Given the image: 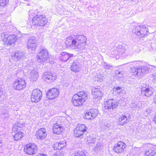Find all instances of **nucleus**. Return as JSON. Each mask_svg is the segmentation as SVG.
Masks as SVG:
<instances>
[{"label": "nucleus", "mask_w": 156, "mask_h": 156, "mask_svg": "<svg viewBox=\"0 0 156 156\" xmlns=\"http://www.w3.org/2000/svg\"><path fill=\"white\" fill-rule=\"evenodd\" d=\"M87 40L86 37L83 35H70L67 37L65 43L67 47L75 49H83Z\"/></svg>", "instance_id": "obj_1"}, {"label": "nucleus", "mask_w": 156, "mask_h": 156, "mask_svg": "<svg viewBox=\"0 0 156 156\" xmlns=\"http://www.w3.org/2000/svg\"><path fill=\"white\" fill-rule=\"evenodd\" d=\"M87 93L84 91L79 92L73 96L72 102L76 106H81L87 98Z\"/></svg>", "instance_id": "obj_2"}, {"label": "nucleus", "mask_w": 156, "mask_h": 156, "mask_svg": "<svg viewBox=\"0 0 156 156\" xmlns=\"http://www.w3.org/2000/svg\"><path fill=\"white\" fill-rule=\"evenodd\" d=\"M152 67L151 66L147 64L137 68H131L130 69V72L135 76H139L151 72Z\"/></svg>", "instance_id": "obj_3"}, {"label": "nucleus", "mask_w": 156, "mask_h": 156, "mask_svg": "<svg viewBox=\"0 0 156 156\" xmlns=\"http://www.w3.org/2000/svg\"><path fill=\"white\" fill-rule=\"evenodd\" d=\"M126 50L123 46L118 45L112 48L109 52V56L112 57H115L117 59L124 53Z\"/></svg>", "instance_id": "obj_4"}, {"label": "nucleus", "mask_w": 156, "mask_h": 156, "mask_svg": "<svg viewBox=\"0 0 156 156\" xmlns=\"http://www.w3.org/2000/svg\"><path fill=\"white\" fill-rule=\"evenodd\" d=\"M133 33L140 37H145L147 34V29L145 25H140L135 27L132 30Z\"/></svg>", "instance_id": "obj_5"}, {"label": "nucleus", "mask_w": 156, "mask_h": 156, "mask_svg": "<svg viewBox=\"0 0 156 156\" xmlns=\"http://www.w3.org/2000/svg\"><path fill=\"white\" fill-rule=\"evenodd\" d=\"M1 37L3 38V41L5 42V44L11 45L16 41L18 37L21 38L22 36L20 34H18V36H16L15 35H10L8 36L6 34H2Z\"/></svg>", "instance_id": "obj_6"}, {"label": "nucleus", "mask_w": 156, "mask_h": 156, "mask_svg": "<svg viewBox=\"0 0 156 156\" xmlns=\"http://www.w3.org/2000/svg\"><path fill=\"white\" fill-rule=\"evenodd\" d=\"M47 22V20L43 15H36L32 19V24L37 26L43 27Z\"/></svg>", "instance_id": "obj_7"}, {"label": "nucleus", "mask_w": 156, "mask_h": 156, "mask_svg": "<svg viewBox=\"0 0 156 156\" xmlns=\"http://www.w3.org/2000/svg\"><path fill=\"white\" fill-rule=\"evenodd\" d=\"M48 58V53L46 49H42L37 54V60L39 62H46Z\"/></svg>", "instance_id": "obj_8"}, {"label": "nucleus", "mask_w": 156, "mask_h": 156, "mask_svg": "<svg viewBox=\"0 0 156 156\" xmlns=\"http://www.w3.org/2000/svg\"><path fill=\"white\" fill-rule=\"evenodd\" d=\"M26 85V83L24 79L19 78L14 82L12 87L15 90H21L24 89Z\"/></svg>", "instance_id": "obj_9"}, {"label": "nucleus", "mask_w": 156, "mask_h": 156, "mask_svg": "<svg viewBox=\"0 0 156 156\" xmlns=\"http://www.w3.org/2000/svg\"><path fill=\"white\" fill-rule=\"evenodd\" d=\"M37 146L34 144H29L25 147L24 151L27 154L33 155L37 152Z\"/></svg>", "instance_id": "obj_10"}, {"label": "nucleus", "mask_w": 156, "mask_h": 156, "mask_svg": "<svg viewBox=\"0 0 156 156\" xmlns=\"http://www.w3.org/2000/svg\"><path fill=\"white\" fill-rule=\"evenodd\" d=\"M42 93L39 90L36 89L32 91L31 94V100L32 102L37 103L41 99Z\"/></svg>", "instance_id": "obj_11"}, {"label": "nucleus", "mask_w": 156, "mask_h": 156, "mask_svg": "<svg viewBox=\"0 0 156 156\" xmlns=\"http://www.w3.org/2000/svg\"><path fill=\"white\" fill-rule=\"evenodd\" d=\"M141 92L143 95L147 97L150 96L154 92V89L149 87L146 84H143L141 86Z\"/></svg>", "instance_id": "obj_12"}, {"label": "nucleus", "mask_w": 156, "mask_h": 156, "mask_svg": "<svg viewBox=\"0 0 156 156\" xmlns=\"http://www.w3.org/2000/svg\"><path fill=\"white\" fill-rule=\"evenodd\" d=\"M119 104L118 101L115 99H110L105 103V107L106 109H113L116 108Z\"/></svg>", "instance_id": "obj_13"}, {"label": "nucleus", "mask_w": 156, "mask_h": 156, "mask_svg": "<svg viewBox=\"0 0 156 156\" xmlns=\"http://www.w3.org/2000/svg\"><path fill=\"white\" fill-rule=\"evenodd\" d=\"M126 144L121 141L118 142L115 144L113 147V150L118 153H121L125 152Z\"/></svg>", "instance_id": "obj_14"}, {"label": "nucleus", "mask_w": 156, "mask_h": 156, "mask_svg": "<svg viewBox=\"0 0 156 156\" xmlns=\"http://www.w3.org/2000/svg\"><path fill=\"white\" fill-rule=\"evenodd\" d=\"M86 130V128L85 125L79 124L74 130V135L76 137H80L83 134L84 132Z\"/></svg>", "instance_id": "obj_15"}, {"label": "nucleus", "mask_w": 156, "mask_h": 156, "mask_svg": "<svg viewBox=\"0 0 156 156\" xmlns=\"http://www.w3.org/2000/svg\"><path fill=\"white\" fill-rule=\"evenodd\" d=\"M42 79L47 82L51 83L54 82L56 79V77L50 72H47L43 73Z\"/></svg>", "instance_id": "obj_16"}, {"label": "nucleus", "mask_w": 156, "mask_h": 156, "mask_svg": "<svg viewBox=\"0 0 156 156\" xmlns=\"http://www.w3.org/2000/svg\"><path fill=\"white\" fill-rule=\"evenodd\" d=\"M59 92L58 89L52 88L47 91V97L49 100L53 99L58 96Z\"/></svg>", "instance_id": "obj_17"}, {"label": "nucleus", "mask_w": 156, "mask_h": 156, "mask_svg": "<svg viewBox=\"0 0 156 156\" xmlns=\"http://www.w3.org/2000/svg\"><path fill=\"white\" fill-rule=\"evenodd\" d=\"M145 154L147 156H156V146L151 144L148 145Z\"/></svg>", "instance_id": "obj_18"}, {"label": "nucleus", "mask_w": 156, "mask_h": 156, "mask_svg": "<svg viewBox=\"0 0 156 156\" xmlns=\"http://www.w3.org/2000/svg\"><path fill=\"white\" fill-rule=\"evenodd\" d=\"M37 44L35 37H30L27 41V48L29 49L34 50L37 47Z\"/></svg>", "instance_id": "obj_19"}, {"label": "nucleus", "mask_w": 156, "mask_h": 156, "mask_svg": "<svg viewBox=\"0 0 156 156\" xmlns=\"http://www.w3.org/2000/svg\"><path fill=\"white\" fill-rule=\"evenodd\" d=\"M47 135L46 129L44 128H41L36 132V136L38 140H43Z\"/></svg>", "instance_id": "obj_20"}, {"label": "nucleus", "mask_w": 156, "mask_h": 156, "mask_svg": "<svg viewBox=\"0 0 156 156\" xmlns=\"http://www.w3.org/2000/svg\"><path fill=\"white\" fill-rule=\"evenodd\" d=\"M98 112L97 109L91 110L86 112L84 118L88 119H93L98 115Z\"/></svg>", "instance_id": "obj_21"}, {"label": "nucleus", "mask_w": 156, "mask_h": 156, "mask_svg": "<svg viewBox=\"0 0 156 156\" xmlns=\"http://www.w3.org/2000/svg\"><path fill=\"white\" fill-rule=\"evenodd\" d=\"M73 57L72 54H69L66 52H61L58 56V58L62 62H67L70 58Z\"/></svg>", "instance_id": "obj_22"}, {"label": "nucleus", "mask_w": 156, "mask_h": 156, "mask_svg": "<svg viewBox=\"0 0 156 156\" xmlns=\"http://www.w3.org/2000/svg\"><path fill=\"white\" fill-rule=\"evenodd\" d=\"M11 57L12 58H16L19 60H23L27 58L26 54L20 51H18L12 54Z\"/></svg>", "instance_id": "obj_23"}, {"label": "nucleus", "mask_w": 156, "mask_h": 156, "mask_svg": "<svg viewBox=\"0 0 156 156\" xmlns=\"http://www.w3.org/2000/svg\"><path fill=\"white\" fill-rule=\"evenodd\" d=\"M28 72L30 74V78L31 80L36 81L38 76V73L35 69H33L32 67L28 69Z\"/></svg>", "instance_id": "obj_24"}, {"label": "nucleus", "mask_w": 156, "mask_h": 156, "mask_svg": "<svg viewBox=\"0 0 156 156\" xmlns=\"http://www.w3.org/2000/svg\"><path fill=\"white\" fill-rule=\"evenodd\" d=\"M92 94L94 98H99L102 96L101 91L98 88H93L92 90Z\"/></svg>", "instance_id": "obj_25"}, {"label": "nucleus", "mask_w": 156, "mask_h": 156, "mask_svg": "<svg viewBox=\"0 0 156 156\" xmlns=\"http://www.w3.org/2000/svg\"><path fill=\"white\" fill-rule=\"evenodd\" d=\"M130 105L132 108L140 109L142 107V102L141 101H136V99L134 98L132 101Z\"/></svg>", "instance_id": "obj_26"}, {"label": "nucleus", "mask_w": 156, "mask_h": 156, "mask_svg": "<svg viewBox=\"0 0 156 156\" xmlns=\"http://www.w3.org/2000/svg\"><path fill=\"white\" fill-rule=\"evenodd\" d=\"M70 68L72 71L75 72H79L80 69L79 62L77 61L74 62Z\"/></svg>", "instance_id": "obj_27"}, {"label": "nucleus", "mask_w": 156, "mask_h": 156, "mask_svg": "<svg viewBox=\"0 0 156 156\" xmlns=\"http://www.w3.org/2000/svg\"><path fill=\"white\" fill-rule=\"evenodd\" d=\"M53 130L54 133L59 134L62 131L63 129L61 126L58 125L57 123H55L53 126Z\"/></svg>", "instance_id": "obj_28"}, {"label": "nucleus", "mask_w": 156, "mask_h": 156, "mask_svg": "<svg viewBox=\"0 0 156 156\" xmlns=\"http://www.w3.org/2000/svg\"><path fill=\"white\" fill-rule=\"evenodd\" d=\"M128 122L127 116L125 115H122L119 119L118 123L119 125H123Z\"/></svg>", "instance_id": "obj_29"}, {"label": "nucleus", "mask_w": 156, "mask_h": 156, "mask_svg": "<svg viewBox=\"0 0 156 156\" xmlns=\"http://www.w3.org/2000/svg\"><path fill=\"white\" fill-rule=\"evenodd\" d=\"M23 126V123H21L20 122H18L15 123L13 126L12 129L15 132L16 131H20L21 130V128Z\"/></svg>", "instance_id": "obj_30"}, {"label": "nucleus", "mask_w": 156, "mask_h": 156, "mask_svg": "<svg viewBox=\"0 0 156 156\" xmlns=\"http://www.w3.org/2000/svg\"><path fill=\"white\" fill-rule=\"evenodd\" d=\"M15 132H18L16 133L14 136V139L15 140H18L21 139L23 137L24 135V133L22 132H20L19 131H16Z\"/></svg>", "instance_id": "obj_31"}, {"label": "nucleus", "mask_w": 156, "mask_h": 156, "mask_svg": "<svg viewBox=\"0 0 156 156\" xmlns=\"http://www.w3.org/2000/svg\"><path fill=\"white\" fill-rule=\"evenodd\" d=\"M104 77L101 74H98L95 76L94 80L98 83H101L103 81Z\"/></svg>", "instance_id": "obj_32"}, {"label": "nucleus", "mask_w": 156, "mask_h": 156, "mask_svg": "<svg viewBox=\"0 0 156 156\" xmlns=\"http://www.w3.org/2000/svg\"><path fill=\"white\" fill-rule=\"evenodd\" d=\"M96 138L92 136H88L87 137V143L90 145L91 143L94 144L96 142Z\"/></svg>", "instance_id": "obj_33"}, {"label": "nucleus", "mask_w": 156, "mask_h": 156, "mask_svg": "<svg viewBox=\"0 0 156 156\" xmlns=\"http://www.w3.org/2000/svg\"><path fill=\"white\" fill-rule=\"evenodd\" d=\"M115 76L119 80H120L123 76V72L121 70H117L115 72Z\"/></svg>", "instance_id": "obj_34"}, {"label": "nucleus", "mask_w": 156, "mask_h": 156, "mask_svg": "<svg viewBox=\"0 0 156 156\" xmlns=\"http://www.w3.org/2000/svg\"><path fill=\"white\" fill-rule=\"evenodd\" d=\"M66 143L65 141H61L58 143L57 142L55 145L57 147L58 149H61L66 145Z\"/></svg>", "instance_id": "obj_35"}, {"label": "nucleus", "mask_w": 156, "mask_h": 156, "mask_svg": "<svg viewBox=\"0 0 156 156\" xmlns=\"http://www.w3.org/2000/svg\"><path fill=\"white\" fill-rule=\"evenodd\" d=\"M103 147L102 143H98L96 145L95 147L94 148V150L96 152H98L99 151L100 149Z\"/></svg>", "instance_id": "obj_36"}, {"label": "nucleus", "mask_w": 156, "mask_h": 156, "mask_svg": "<svg viewBox=\"0 0 156 156\" xmlns=\"http://www.w3.org/2000/svg\"><path fill=\"white\" fill-rule=\"evenodd\" d=\"M103 66L105 69L112 70L113 69V66L108 63L104 62Z\"/></svg>", "instance_id": "obj_37"}, {"label": "nucleus", "mask_w": 156, "mask_h": 156, "mask_svg": "<svg viewBox=\"0 0 156 156\" xmlns=\"http://www.w3.org/2000/svg\"><path fill=\"white\" fill-rule=\"evenodd\" d=\"M72 156H85V155L83 152L76 151L73 154Z\"/></svg>", "instance_id": "obj_38"}, {"label": "nucleus", "mask_w": 156, "mask_h": 156, "mask_svg": "<svg viewBox=\"0 0 156 156\" xmlns=\"http://www.w3.org/2000/svg\"><path fill=\"white\" fill-rule=\"evenodd\" d=\"M8 2V0H0V6L4 7Z\"/></svg>", "instance_id": "obj_39"}, {"label": "nucleus", "mask_w": 156, "mask_h": 156, "mask_svg": "<svg viewBox=\"0 0 156 156\" xmlns=\"http://www.w3.org/2000/svg\"><path fill=\"white\" fill-rule=\"evenodd\" d=\"M121 90V88L119 87H114L113 89L114 91L117 92L118 94H119Z\"/></svg>", "instance_id": "obj_40"}, {"label": "nucleus", "mask_w": 156, "mask_h": 156, "mask_svg": "<svg viewBox=\"0 0 156 156\" xmlns=\"http://www.w3.org/2000/svg\"><path fill=\"white\" fill-rule=\"evenodd\" d=\"M141 62L140 61H134L133 62H130L127 63V64H129V65H133V66H135L136 64H140V63Z\"/></svg>", "instance_id": "obj_41"}, {"label": "nucleus", "mask_w": 156, "mask_h": 156, "mask_svg": "<svg viewBox=\"0 0 156 156\" xmlns=\"http://www.w3.org/2000/svg\"><path fill=\"white\" fill-rule=\"evenodd\" d=\"M52 156H63V154L60 152H57Z\"/></svg>", "instance_id": "obj_42"}, {"label": "nucleus", "mask_w": 156, "mask_h": 156, "mask_svg": "<svg viewBox=\"0 0 156 156\" xmlns=\"http://www.w3.org/2000/svg\"><path fill=\"white\" fill-rule=\"evenodd\" d=\"M28 15H29V16L30 17L31 16H34V11L33 10H31L29 11L28 12Z\"/></svg>", "instance_id": "obj_43"}, {"label": "nucleus", "mask_w": 156, "mask_h": 156, "mask_svg": "<svg viewBox=\"0 0 156 156\" xmlns=\"http://www.w3.org/2000/svg\"><path fill=\"white\" fill-rule=\"evenodd\" d=\"M152 112V110L151 109H147L146 111L144 112V114L145 115H147L148 114Z\"/></svg>", "instance_id": "obj_44"}, {"label": "nucleus", "mask_w": 156, "mask_h": 156, "mask_svg": "<svg viewBox=\"0 0 156 156\" xmlns=\"http://www.w3.org/2000/svg\"><path fill=\"white\" fill-rule=\"evenodd\" d=\"M152 76H153V79L154 80H156V73H154L152 75Z\"/></svg>", "instance_id": "obj_45"}, {"label": "nucleus", "mask_w": 156, "mask_h": 156, "mask_svg": "<svg viewBox=\"0 0 156 156\" xmlns=\"http://www.w3.org/2000/svg\"><path fill=\"white\" fill-rule=\"evenodd\" d=\"M153 101L154 103L156 104V94L154 97L153 98Z\"/></svg>", "instance_id": "obj_46"}, {"label": "nucleus", "mask_w": 156, "mask_h": 156, "mask_svg": "<svg viewBox=\"0 0 156 156\" xmlns=\"http://www.w3.org/2000/svg\"><path fill=\"white\" fill-rule=\"evenodd\" d=\"M5 117V118H8L9 117V114L7 113H4Z\"/></svg>", "instance_id": "obj_47"}, {"label": "nucleus", "mask_w": 156, "mask_h": 156, "mask_svg": "<svg viewBox=\"0 0 156 156\" xmlns=\"http://www.w3.org/2000/svg\"><path fill=\"white\" fill-rule=\"evenodd\" d=\"M3 92L1 88L0 87V97L3 94Z\"/></svg>", "instance_id": "obj_48"}, {"label": "nucleus", "mask_w": 156, "mask_h": 156, "mask_svg": "<svg viewBox=\"0 0 156 156\" xmlns=\"http://www.w3.org/2000/svg\"><path fill=\"white\" fill-rule=\"evenodd\" d=\"M153 121L156 124V115L154 117V118L153 119Z\"/></svg>", "instance_id": "obj_49"}, {"label": "nucleus", "mask_w": 156, "mask_h": 156, "mask_svg": "<svg viewBox=\"0 0 156 156\" xmlns=\"http://www.w3.org/2000/svg\"><path fill=\"white\" fill-rule=\"evenodd\" d=\"M140 50V48H136V52L137 53H138L139 52Z\"/></svg>", "instance_id": "obj_50"}, {"label": "nucleus", "mask_w": 156, "mask_h": 156, "mask_svg": "<svg viewBox=\"0 0 156 156\" xmlns=\"http://www.w3.org/2000/svg\"><path fill=\"white\" fill-rule=\"evenodd\" d=\"M0 144L1 145V146H2V142H1V141H0Z\"/></svg>", "instance_id": "obj_51"}, {"label": "nucleus", "mask_w": 156, "mask_h": 156, "mask_svg": "<svg viewBox=\"0 0 156 156\" xmlns=\"http://www.w3.org/2000/svg\"><path fill=\"white\" fill-rule=\"evenodd\" d=\"M50 62L51 64H52V63H53V62Z\"/></svg>", "instance_id": "obj_52"}]
</instances>
